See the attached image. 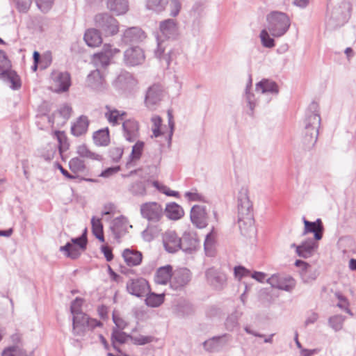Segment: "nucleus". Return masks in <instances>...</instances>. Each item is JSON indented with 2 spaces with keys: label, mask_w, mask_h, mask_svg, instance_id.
Instances as JSON below:
<instances>
[{
  "label": "nucleus",
  "mask_w": 356,
  "mask_h": 356,
  "mask_svg": "<svg viewBox=\"0 0 356 356\" xmlns=\"http://www.w3.org/2000/svg\"><path fill=\"white\" fill-rule=\"evenodd\" d=\"M237 222L241 234L252 236L255 234L253 205L248 191L241 188L237 197Z\"/></svg>",
  "instance_id": "f257e3e1"
},
{
  "label": "nucleus",
  "mask_w": 356,
  "mask_h": 356,
  "mask_svg": "<svg viewBox=\"0 0 356 356\" xmlns=\"http://www.w3.org/2000/svg\"><path fill=\"white\" fill-rule=\"evenodd\" d=\"M321 125V117L318 105L313 102L306 113L302 131V143L307 148L314 147L317 141L318 129Z\"/></svg>",
  "instance_id": "f03ea898"
},
{
  "label": "nucleus",
  "mask_w": 356,
  "mask_h": 356,
  "mask_svg": "<svg viewBox=\"0 0 356 356\" xmlns=\"http://www.w3.org/2000/svg\"><path fill=\"white\" fill-rule=\"evenodd\" d=\"M268 30L273 37L284 35L289 30L291 21L287 15L282 12L273 11L267 15Z\"/></svg>",
  "instance_id": "7ed1b4c3"
},
{
  "label": "nucleus",
  "mask_w": 356,
  "mask_h": 356,
  "mask_svg": "<svg viewBox=\"0 0 356 356\" xmlns=\"http://www.w3.org/2000/svg\"><path fill=\"white\" fill-rule=\"evenodd\" d=\"M11 63L6 53L0 50V79L16 90L20 88V80L15 71L11 70Z\"/></svg>",
  "instance_id": "20e7f679"
},
{
  "label": "nucleus",
  "mask_w": 356,
  "mask_h": 356,
  "mask_svg": "<svg viewBox=\"0 0 356 356\" xmlns=\"http://www.w3.org/2000/svg\"><path fill=\"white\" fill-rule=\"evenodd\" d=\"M163 243L165 250L170 252L174 253L179 250L187 252L193 248L195 245V241H193L192 246H186L185 242L177 235L175 231L168 230L163 235Z\"/></svg>",
  "instance_id": "39448f33"
},
{
  "label": "nucleus",
  "mask_w": 356,
  "mask_h": 356,
  "mask_svg": "<svg viewBox=\"0 0 356 356\" xmlns=\"http://www.w3.org/2000/svg\"><path fill=\"white\" fill-rule=\"evenodd\" d=\"M95 26L105 36H111L119 31L118 21L108 13L97 14L95 17Z\"/></svg>",
  "instance_id": "423d86ee"
},
{
  "label": "nucleus",
  "mask_w": 356,
  "mask_h": 356,
  "mask_svg": "<svg viewBox=\"0 0 356 356\" xmlns=\"http://www.w3.org/2000/svg\"><path fill=\"white\" fill-rule=\"evenodd\" d=\"M102 323L87 315H78L72 318L73 334L77 337H83L90 330L100 326Z\"/></svg>",
  "instance_id": "0eeeda50"
},
{
  "label": "nucleus",
  "mask_w": 356,
  "mask_h": 356,
  "mask_svg": "<svg viewBox=\"0 0 356 356\" xmlns=\"http://www.w3.org/2000/svg\"><path fill=\"white\" fill-rule=\"evenodd\" d=\"M165 96V92L160 84L149 86L145 93V104L149 110H154Z\"/></svg>",
  "instance_id": "6e6552de"
},
{
  "label": "nucleus",
  "mask_w": 356,
  "mask_h": 356,
  "mask_svg": "<svg viewBox=\"0 0 356 356\" xmlns=\"http://www.w3.org/2000/svg\"><path fill=\"white\" fill-rule=\"evenodd\" d=\"M140 210L142 217L152 222H159L163 215L161 205L156 202H149L141 204Z\"/></svg>",
  "instance_id": "1a4fd4ad"
},
{
  "label": "nucleus",
  "mask_w": 356,
  "mask_h": 356,
  "mask_svg": "<svg viewBox=\"0 0 356 356\" xmlns=\"http://www.w3.org/2000/svg\"><path fill=\"white\" fill-rule=\"evenodd\" d=\"M267 282L272 286L286 291H291L296 286L295 280L289 275L274 274L270 276Z\"/></svg>",
  "instance_id": "9d476101"
},
{
  "label": "nucleus",
  "mask_w": 356,
  "mask_h": 356,
  "mask_svg": "<svg viewBox=\"0 0 356 356\" xmlns=\"http://www.w3.org/2000/svg\"><path fill=\"white\" fill-rule=\"evenodd\" d=\"M129 293L136 297H142L146 294L149 290L147 281L143 277L130 279L127 281L126 285Z\"/></svg>",
  "instance_id": "9b49d317"
},
{
  "label": "nucleus",
  "mask_w": 356,
  "mask_h": 356,
  "mask_svg": "<svg viewBox=\"0 0 356 356\" xmlns=\"http://www.w3.org/2000/svg\"><path fill=\"white\" fill-rule=\"evenodd\" d=\"M124 59L127 65L131 66L138 65L145 61V52L138 46L131 47L124 51Z\"/></svg>",
  "instance_id": "f8f14e48"
},
{
  "label": "nucleus",
  "mask_w": 356,
  "mask_h": 356,
  "mask_svg": "<svg viewBox=\"0 0 356 356\" xmlns=\"http://www.w3.org/2000/svg\"><path fill=\"white\" fill-rule=\"evenodd\" d=\"M54 81V91L56 92L67 91L70 85V75L67 72L54 71L51 74Z\"/></svg>",
  "instance_id": "ddd939ff"
},
{
  "label": "nucleus",
  "mask_w": 356,
  "mask_h": 356,
  "mask_svg": "<svg viewBox=\"0 0 356 356\" xmlns=\"http://www.w3.org/2000/svg\"><path fill=\"white\" fill-rule=\"evenodd\" d=\"M255 90L257 93H260L263 96H267V102L270 100V96L276 95L279 92L276 83L268 79H262L258 82L256 84Z\"/></svg>",
  "instance_id": "4468645a"
},
{
  "label": "nucleus",
  "mask_w": 356,
  "mask_h": 356,
  "mask_svg": "<svg viewBox=\"0 0 356 356\" xmlns=\"http://www.w3.org/2000/svg\"><path fill=\"white\" fill-rule=\"evenodd\" d=\"M302 221L305 225L302 235L314 233L315 240L319 241L322 238L323 226L321 219H317L315 222H310L303 218Z\"/></svg>",
  "instance_id": "2eb2a0df"
},
{
  "label": "nucleus",
  "mask_w": 356,
  "mask_h": 356,
  "mask_svg": "<svg viewBox=\"0 0 356 356\" xmlns=\"http://www.w3.org/2000/svg\"><path fill=\"white\" fill-rule=\"evenodd\" d=\"M190 279L189 270L186 268L180 269L173 273L170 286L175 290H179L189 282Z\"/></svg>",
  "instance_id": "dca6fc26"
},
{
  "label": "nucleus",
  "mask_w": 356,
  "mask_h": 356,
  "mask_svg": "<svg viewBox=\"0 0 356 356\" xmlns=\"http://www.w3.org/2000/svg\"><path fill=\"white\" fill-rule=\"evenodd\" d=\"M145 38L146 35L141 29L131 27L124 32L122 40L126 44L138 43L143 41Z\"/></svg>",
  "instance_id": "f3484780"
},
{
  "label": "nucleus",
  "mask_w": 356,
  "mask_h": 356,
  "mask_svg": "<svg viewBox=\"0 0 356 356\" xmlns=\"http://www.w3.org/2000/svg\"><path fill=\"white\" fill-rule=\"evenodd\" d=\"M157 48L154 51L155 56L161 61H165L167 66H169L171 61L172 60V57L175 55V52L169 49L167 52H165L167 49V44L164 41H160L159 39H157Z\"/></svg>",
  "instance_id": "a211bd4d"
},
{
  "label": "nucleus",
  "mask_w": 356,
  "mask_h": 356,
  "mask_svg": "<svg viewBox=\"0 0 356 356\" xmlns=\"http://www.w3.org/2000/svg\"><path fill=\"white\" fill-rule=\"evenodd\" d=\"M191 219L197 227H205L207 225V217L204 209L202 207L194 205L191 211Z\"/></svg>",
  "instance_id": "6ab92c4d"
},
{
  "label": "nucleus",
  "mask_w": 356,
  "mask_h": 356,
  "mask_svg": "<svg viewBox=\"0 0 356 356\" xmlns=\"http://www.w3.org/2000/svg\"><path fill=\"white\" fill-rule=\"evenodd\" d=\"M124 136L127 140L134 142L138 136V123L134 120H125L122 124Z\"/></svg>",
  "instance_id": "aec40b11"
},
{
  "label": "nucleus",
  "mask_w": 356,
  "mask_h": 356,
  "mask_svg": "<svg viewBox=\"0 0 356 356\" xmlns=\"http://www.w3.org/2000/svg\"><path fill=\"white\" fill-rule=\"evenodd\" d=\"M124 262L129 266H136L141 264L143 254L140 251L127 248L122 253Z\"/></svg>",
  "instance_id": "412c9836"
},
{
  "label": "nucleus",
  "mask_w": 356,
  "mask_h": 356,
  "mask_svg": "<svg viewBox=\"0 0 356 356\" xmlns=\"http://www.w3.org/2000/svg\"><path fill=\"white\" fill-rule=\"evenodd\" d=\"M87 83L89 87L96 91H101L105 88V81L99 70H94L88 74Z\"/></svg>",
  "instance_id": "4be33fe9"
},
{
  "label": "nucleus",
  "mask_w": 356,
  "mask_h": 356,
  "mask_svg": "<svg viewBox=\"0 0 356 356\" xmlns=\"http://www.w3.org/2000/svg\"><path fill=\"white\" fill-rule=\"evenodd\" d=\"M172 267L170 265H166L157 269L154 281L158 284L165 285L172 280Z\"/></svg>",
  "instance_id": "5701e85b"
},
{
  "label": "nucleus",
  "mask_w": 356,
  "mask_h": 356,
  "mask_svg": "<svg viewBox=\"0 0 356 356\" xmlns=\"http://www.w3.org/2000/svg\"><path fill=\"white\" fill-rule=\"evenodd\" d=\"M317 247V243L312 239H309L296 247V254L300 257L308 258L313 254Z\"/></svg>",
  "instance_id": "b1692460"
},
{
  "label": "nucleus",
  "mask_w": 356,
  "mask_h": 356,
  "mask_svg": "<svg viewBox=\"0 0 356 356\" xmlns=\"http://www.w3.org/2000/svg\"><path fill=\"white\" fill-rule=\"evenodd\" d=\"M159 29L162 35L165 38H173L177 33V24L175 19H168L161 22Z\"/></svg>",
  "instance_id": "393cba45"
},
{
  "label": "nucleus",
  "mask_w": 356,
  "mask_h": 356,
  "mask_svg": "<svg viewBox=\"0 0 356 356\" xmlns=\"http://www.w3.org/2000/svg\"><path fill=\"white\" fill-rule=\"evenodd\" d=\"M206 276L208 282L216 288L222 287L227 280L224 273H219L213 268L209 269L206 273Z\"/></svg>",
  "instance_id": "a878e982"
},
{
  "label": "nucleus",
  "mask_w": 356,
  "mask_h": 356,
  "mask_svg": "<svg viewBox=\"0 0 356 356\" xmlns=\"http://www.w3.org/2000/svg\"><path fill=\"white\" fill-rule=\"evenodd\" d=\"M89 120L87 116H80L72 125L71 133L75 136H80L85 134L88 128Z\"/></svg>",
  "instance_id": "bb28decb"
},
{
  "label": "nucleus",
  "mask_w": 356,
  "mask_h": 356,
  "mask_svg": "<svg viewBox=\"0 0 356 356\" xmlns=\"http://www.w3.org/2000/svg\"><path fill=\"white\" fill-rule=\"evenodd\" d=\"M227 335L214 337L204 342V348L210 352L217 351L227 342Z\"/></svg>",
  "instance_id": "cd10ccee"
},
{
  "label": "nucleus",
  "mask_w": 356,
  "mask_h": 356,
  "mask_svg": "<svg viewBox=\"0 0 356 356\" xmlns=\"http://www.w3.org/2000/svg\"><path fill=\"white\" fill-rule=\"evenodd\" d=\"M165 213L168 218L177 220L182 218L184 211L181 206L175 202H171L166 204Z\"/></svg>",
  "instance_id": "c85d7f7f"
},
{
  "label": "nucleus",
  "mask_w": 356,
  "mask_h": 356,
  "mask_svg": "<svg viewBox=\"0 0 356 356\" xmlns=\"http://www.w3.org/2000/svg\"><path fill=\"white\" fill-rule=\"evenodd\" d=\"M1 356H29V354L23 346L20 343H17L4 348Z\"/></svg>",
  "instance_id": "c756f323"
},
{
  "label": "nucleus",
  "mask_w": 356,
  "mask_h": 356,
  "mask_svg": "<svg viewBox=\"0 0 356 356\" xmlns=\"http://www.w3.org/2000/svg\"><path fill=\"white\" fill-rule=\"evenodd\" d=\"M347 20L346 16L344 15H339L338 10L332 12V15L327 19L326 22V26L327 29L332 30L339 26H342Z\"/></svg>",
  "instance_id": "7c9ffc66"
},
{
  "label": "nucleus",
  "mask_w": 356,
  "mask_h": 356,
  "mask_svg": "<svg viewBox=\"0 0 356 356\" xmlns=\"http://www.w3.org/2000/svg\"><path fill=\"white\" fill-rule=\"evenodd\" d=\"M84 40L86 44L92 47L99 46L102 42L99 31L95 29H88L85 33Z\"/></svg>",
  "instance_id": "2f4dec72"
},
{
  "label": "nucleus",
  "mask_w": 356,
  "mask_h": 356,
  "mask_svg": "<svg viewBox=\"0 0 356 356\" xmlns=\"http://www.w3.org/2000/svg\"><path fill=\"white\" fill-rule=\"evenodd\" d=\"M76 152L79 157L94 161H102V156L92 152L86 144H81L76 147Z\"/></svg>",
  "instance_id": "473e14b6"
},
{
  "label": "nucleus",
  "mask_w": 356,
  "mask_h": 356,
  "mask_svg": "<svg viewBox=\"0 0 356 356\" xmlns=\"http://www.w3.org/2000/svg\"><path fill=\"white\" fill-rule=\"evenodd\" d=\"M107 7L117 15L124 14L128 10L127 0H107Z\"/></svg>",
  "instance_id": "72a5a7b5"
},
{
  "label": "nucleus",
  "mask_w": 356,
  "mask_h": 356,
  "mask_svg": "<svg viewBox=\"0 0 356 356\" xmlns=\"http://www.w3.org/2000/svg\"><path fill=\"white\" fill-rule=\"evenodd\" d=\"M169 0H147L146 8L156 13H161L165 10Z\"/></svg>",
  "instance_id": "f704fd0d"
},
{
  "label": "nucleus",
  "mask_w": 356,
  "mask_h": 356,
  "mask_svg": "<svg viewBox=\"0 0 356 356\" xmlns=\"http://www.w3.org/2000/svg\"><path fill=\"white\" fill-rule=\"evenodd\" d=\"M106 109L107 111L105 113V116L109 123L115 125L120 120H123V116L125 115L124 112H120L109 106H106Z\"/></svg>",
  "instance_id": "c9c22d12"
},
{
  "label": "nucleus",
  "mask_w": 356,
  "mask_h": 356,
  "mask_svg": "<svg viewBox=\"0 0 356 356\" xmlns=\"http://www.w3.org/2000/svg\"><path fill=\"white\" fill-rule=\"evenodd\" d=\"M130 338L129 335L126 334L125 332L122 330L113 328L111 334V341L113 348L121 353V350L117 347V343L122 344L127 341V339Z\"/></svg>",
  "instance_id": "e433bc0d"
},
{
  "label": "nucleus",
  "mask_w": 356,
  "mask_h": 356,
  "mask_svg": "<svg viewBox=\"0 0 356 356\" xmlns=\"http://www.w3.org/2000/svg\"><path fill=\"white\" fill-rule=\"evenodd\" d=\"M81 250L78 245L72 244L70 242L67 243L64 246L60 247V251L63 252L64 254L71 259H75L81 254L80 250Z\"/></svg>",
  "instance_id": "4c0bfd02"
},
{
  "label": "nucleus",
  "mask_w": 356,
  "mask_h": 356,
  "mask_svg": "<svg viewBox=\"0 0 356 356\" xmlns=\"http://www.w3.org/2000/svg\"><path fill=\"white\" fill-rule=\"evenodd\" d=\"M93 140L98 146H106L110 140L108 129L95 131L93 134Z\"/></svg>",
  "instance_id": "58836bf2"
},
{
  "label": "nucleus",
  "mask_w": 356,
  "mask_h": 356,
  "mask_svg": "<svg viewBox=\"0 0 356 356\" xmlns=\"http://www.w3.org/2000/svg\"><path fill=\"white\" fill-rule=\"evenodd\" d=\"M68 166L72 175H76L86 169L84 161L79 157H74L69 161Z\"/></svg>",
  "instance_id": "ea45409f"
},
{
  "label": "nucleus",
  "mask_w": 356,
  "mask_h": 356,
  "mask_svg": "<svg viewBox=\"0 0 356 356\" xmlns=\"http://www.w3.org/2000/svg\"><path fill=\"white\" fill-rule=\"evenodd\" d=\"M92 231L93 234L101 241H104L103 225L100 218L92 217L91 219Z\"/></svg>",
  "instance_id": "a19ab883"
},
{
  "label": "nucleus",
  "mask_w": 356,
  "mask_h": 356,
  "mask_svg": "<svg viewBox=\"0 0 356 356\" xmlns=\"http://www.w3.org/2000/svg\"><path fill=\"white\" fill-rule=\"evenodd\" d=\"M164 301V294H156L154 293H149L145 299L147 305L152 307H159Z\"/></svg>",
  "instance_id": "79ce46f5"
},
{
  "label": "nucleus",
  "mask_w": 356,
  "mask_h": 356,
  "mask_svg": "<svg viewBox=\"0 0 356 356\" xmlns=\"http://www.w3.org/2000/svg\"><path fill=\"white\" fill-rule=\"evenodd\" d=\"M72 108L69 105H63L58 111V112L54 114L53 123H54L55 120L60 117L62 118L63 120L61 123H65L70 118Z\"/></svg>",
  "instance_id": "37998d69"
},
{
  "label": "nucleus",
  "mask_w": 356,
  "mask_h": 356,
  "mask_svg": "<svg viewBox=\"0 0 356 356\" xmlns=\"http://www.w3.org/2000/svg\"><path fill=\"white\" fill-rule=\"evenodd\" d=\"M151 122L152 123V136L154 137H159L161 136L164 135V132L161 129V124H162V119L159 115H153L151 118Z\"/></svg>",
  "instance_id": "c03bdc74"
},
{
  "label": "nucleus",
  "mask_w": 356,
  "mask_h": 356,
  "mask_svg": "<svg viewBox=\"0 0 356 356\" xmlns=\"http://www.w3.org/2000/svg\"><path fill=\"white\" fill-rule=\"evenodd\" d=\"M111 58L108 56L99 52L94 54L92 63L96 67H104L109 64Z\"/></svg>",
  "instance_id": "a18cd8bd"
},
{
  "label": "nucleus",
  "mask_w": 356,
  "mask_h": 356,
  "mask_svg": "<svg viewBox=\"0 0 356 356\" xmlns=\"http://www.w3.org/2000/svg\"><path fill=\"white\" fill-rule=\"evenodd\" d=\"M144 147V143L142 141H138L133 147L131 154L129 156L130 161H134L138 160L143 153Z\"/></svg>",
  "instance_id": "49530a36"
},
{
  "label": "nucleus",
  "mask_w": 356,
  "mask_h": 356,
  "mask_svg": "<svg viewBox=\"0 0 356 356\" xmlns=\"http://www.w3.org/2000/svg\"><path fill=\"white\" fill-rule=\"evenodd\" d=\"M169 15L172 17H175L179 15L181 8L182 3L180 0H169Z\"/></svg>",
  "instance_id": "de8ad7c7"
},
{
  "label": "nucleus",
  "mask_w": 356,
  "mask_h": 356,
  "mask_svg": "<svg viewBox=\"0 0 356 356\" xmlns=\"http://www.w3.org/2000/svg\"><path fill=\"white\" fill-rule=\"evenodd\" d=\"M152 185L158 189L161 193H164L165 195L170 197H178L179 193L175 191L171 190L167 186L160 184L157 181H154L152 182Z\"/></svg>",
  "instance_id": "09e8293b"
},
{
  "label": "nucleus",
  "mask_w": 356,
  "mask_h": 356,
  "mask_svg": "<svg viewBox=\"0 0 356 356\" xmlns=\"http://www.w3.org/2000/svg\"><path fill=\"white\" fill-rule=\"evenodd\" d=\"M252 85V79H249V83H248L246 88H245V99L248 102V104L250 107V109L251 111H253L254 108L255 107L257 104V101L254 97V95L253 93H251L250 92V88Z\"/></svg>",
  "instance_id": "8fccbe9b"
},
{
  "label": "nucleus",
  "mask_w": 356,
  "mask_h": 356,
  "mask_svg": "<svg viewBox=\"0 0 356 356\" xmlns=\"http://www.w3.org/2000/svg\"><path fill=\"white\" fill-rule=\"evenodd\" d=\"M345 318L341 315H335L329 318V324L336 331L340 330L343 327Z\"/></svg>",
  "instance_id": "3c124183"
},
{
  "label": "nucleus",
  "mask_w": 356,
  "mask_h": 356,
  "mask_svg": "<svg viewBox=\"0 0 356 356\" xmlns=\"http://www.w3.org/2000/svg\"><path fill=\"white\" fill-rule=\"evenodd\" d=\"M18 12L26 13L32 4V0H13Z\"/></svg>",
  "instance_id": "603ef678"
},
{
  "label": "nucleus",
  "mask_w": 356,
  "mask_h": 356,
  "mask_svg": "<svg viewBox=\"0 0 356 356\" xmlns=\"http://www.w3.org/2000/svg\"><path fill=\"white\" fill-rule=\"evenodd\" d=\"M83 303V300L79 298H76L71 304L70 311L73 316L86 315L81 312V307Z\"/></svg>",
  "instance_id": "864d4df0"
},
{
  "label": "nucleus",
  "mask_w": 356,
  "mask_h": 356,
  "mask_svg": "<svg viewBox=\"0 0 356 356\" xmlns=\"http://www.w3.org/2000/svg\"><path fill=\"white\" fill-rule=\"evenodd\" d=\"M54 134L58 142L59 154H61L63 150H65L68 148L67 138L64 132L63 131H55Z\"/></svg>",
  "instance_id": "5fc2aeb1"
},
{
  "label": "nucleus",
  "mask_w": 356,
  "mask_h": 356,
  "mask_svg": "<svg viewBox=\"0 0 356 356\" xmlns=\"http://www.w3.org/2000/svg\"><path fill=\"white\" fill-rule=\"evenodd\" d=\"M260 38L261 44L264 47L267 48H272L275 46V41L272 38L270 37L267 30L264 29L261 31Z\"/></svg>",
  "instance_id": "6e6d98bb"
},
{
  "label": "nucleus",
  "mask_w": 356,
  "mask_h": 356,
  "mask_svg": "<svg viewBox=\"0 0 356 356\" xmlns=\"http://www.w3.org/2000/svg\"><path fill=\"white\" fill-rule=\"evenodd\" d=\"M123 149L120 147H112L109 150V155L114 162H118L123 154Z\"/></svg>",
  "instance_id": "4d7b16f0"
},
{
  "label": "nucleus",
  "mask_w": 356,
  "mask_h": 356,
  "mask_svg": "<svg viewBox=\"0 0 356 356\" xmlns=\"http://www.w3.org/2000/svg\"><path fill=\"white\" fill-rule=\"evenodd\" d=\"M214 243V237L211 233H209L207 234L205 241H204V250L206 253L211 256L212 255V248Z\"/></svg>",
  "instance_id": "13d9d810"
},
{
  "label": "nucleus",
  "mask_w": 356,
  "mask_h": 356,
  "mask_svg": "<svg viewBox=\"0 0 356 356\" xmlns=\"http://www.w3.org/2000/svg\"><path fill=\"white\" fill-rule=\"evenodd\" d=\"M86 230L84 231V233L78 238H72L71 243L75 245H78L81 248L82 250L86 249L87 239H86Z\"/></svg>",
  "instance_id": "bf43d9fd"
},
{
  "label": "nucleus",
  "mask_w": 356,
  "mask_h": 356,
  "mask_svg": "<svg viewBox=\"0 0 356 356\" xmlns=\"http://www.w3.org/2000/svg\"><path fill=\"white\" fill-rule=\"evenodd\" d=\"M336 296L337 297L338 300H339V303L337 304V307H339L341 309H343L350 315H353L352 312L348 309L349 304H348L347 299L340 293H336Z\"/></svg>",
  "instance_id": "052dcab7"
},
{
  "label": "nucleus",
  "mask_w": 356,
  "mask_h": 356,
  "mask_svg": "<svg viewBox=\"0 0 356 356\" xmlns=\"http://www.w3.org/2000/svg\"><path fill=\"white\" fill-rule=\"evenodd\" d=\"M101 53L113 58L115 54L120 53V49L113 48L110 44H104Z\"/></svg>",
  "instance_id": "680f3d73"
},
{
  "label": "nucleus",
  "mask_w": 356,
  "mask_h": 356,
  "mask_svg": "<svg viewBox=\"0 0 356 356\" xmlns=\"http://www.w3.org/2000/svg\"><path fill=\"white\" fill-rule=\"evenodd\" d=\"M130 339L134 344L136 345H145L152 341L151 337H147L143 335H139L136 337H131Z\"/></svg>",
  "instance_id": "e2e57ef3"
},
{
  "label": "nucleus",
  "mask_w": 356,
  "mask_h": 356,
  "mask_svg": "<svg viewBox=\"0 0 356 356\" xmlns=\"http://www.w3.org/2000/svg\"><path fill=\"white\" fill-rule=\"evenodd\" d=\"M185 197L189 201H197V202H202L204 201V197L198 193L196 190L186 192L185 193Z\"/></svg>",
  "instance_id": "0e129e2a"
},
{
  "label": "nucleus",
  "mask_w": 356,
  "mask_h": 356,
  "mask_svg": "<svg viewBox=\"0 0 356 356\" xmlns=\"http://www.w3.org/2000/svg\"><path fill=\"white\" fill-rule=\"evenodd\" d=\"M113 321L116 326L115 329L123 330L127 325L126 321L115 313L113 314Z\"/></svg>",
  "instance_id": "69168bd1"
},
{
  "label": "nucleus",
  "mask_w": 356,
  "mask_h": 356,
  "mask_svg": "<svg viewBox=\"0 0 356 356\" xmlns=\"http://www.w3.org/2000/svg\"><path fill=\"white\" fill-rule=\"evenodd\" d=\"M36 4L42 12H47L51 6L54 0H35Z\"/></svg>",
  "instance_id": "338daca9"
},
{
  "label": "nucleus",
  "mask_w": 356,
  "mask_h": 356,
  "mask_svg": "<svg viewBox=\"0 0 356 356\" xmlns=\"http://www.w3.org/2000/svg\"><path fill=\"white\" fill-rule=\"evenodd\" d=\"M250 272L242 266H237L234 268L235 277L240 280L243 277L247 276Z\"/></svg>",
  "instance_id": "774afa93"
}]
</instances>
